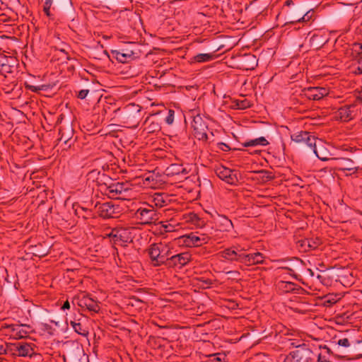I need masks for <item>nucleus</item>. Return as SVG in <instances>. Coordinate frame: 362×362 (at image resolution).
Returning <instances> with one entry per match:
<instances>
[{
  "mask_svg": "<svg viewBox=\"0 0 362 362\" xmlns=\"http://www.w3.org/2000/svg\"><path fill=\"white\" fill-rule=\"evenodd\" d=\"M245 250L244 249L235 250L233 247L226 248L221 252V256L230 262L236 261L243 264Z\"/></svg>",
  "mask_w": 362,
  "mask_h": 362,
  "instance_id": "ddd939ff",
  "label": "nucleus"
},
{
  "mask_svg": "<svg viewBox=\"0 0 362 362\" xmlns=\"http://www.w3.org/2000/svg\"><path fill=\"white\" fill-rule=\"evenodd\" d=\"M160 255H162V258H164V261L165 262V266L167 267V262H168L170 259V257L171 256V252L170 249L160 243Z\"/></svg>",
  "mask_w": 362,
  "mask_h": 362,
  "instance_id": "79ce46f5",
  "label": "nucleus"
},
{
  "mask_svg": "<svg viewBox=\"0 0 362 362\" xmlns=\"http://www.w3.org/2000/svg\"><path fill=\"white\" fill-rule=\"evenodd\" d=\"M221 224L223 227V230L226 231H230L233 228L232 221L225 216L221 217Z\"/></svg>",
  "mask_w": 362,
  "mask_h": 362,
  "instance_id": "c03bdc74",
  "label": "nucleus"
},
{
  "mask_svg": "<svg viewBox=\"0 0 362 362\" xmlns=\"http://www.w3.org/2000/svg\"><path fill=\"white\" fill-rule=\"evenodd\" d=\"M83 319L84 320L83 316L81 313H78V315L74 314V316L71 318L70 321L78 322H81Z\"/></svg>",
  "mask_w": 362,
  "mask_h": 362,
  "instance_id": "13d9d810",
  "label": "nucleus"
},
{
  "mask_svg": "<svg viewBox=\"0 0 362 362\" xmlns=\"http://www.w3.org/2000/svg\"><path fill=\"white\" fill-rule=\"evenodd\" d=\"M278 288L283 293H297L300 287L291 281H280L277 284Z\"/></svg>",
  "mask_w": 362,
  "mask_h": 362,
  "instance_id": "7c9ffc66",
  "label": "nucleus"
},
{
  "mask_svg": "<svg viewBox=\"0 0 362 362\" xmlns=\"http://www.w3.org/2000/svg\"><path fill=\"white\" fill-rule=\"evenodd\" d=\"M88 93H89V90H88V89L81 90L78 92L77 97H78V98L83 100V99L86 98V97L87 96Z\"/></svg>",
  "mask_w": 362,
  "mask_h": 362,
  "instance_id": "6e6d98bb",
  "label": "nucleus"
},
{
  "mask_svg": "<svg viewBox=\"0 0 362 362\" xmlns=\"http://www.w3.org/2000/svg\"><path fill=\"white\" fill-rule=\"evenodd\" d=\"M78 305L81 308H86L89 311L95 313H98L100 309L98 302L88 295H83L81 298H78Z\"/></svg>",
  "mask_w": 362,
  "mask_h": 362,
  "instance_id": "6ab92c4d",
  "label": "nucleus"
},
{
  "mask_svg": "<svg viewBox=\"0 0 362 362\" xmlns=\"http://www.w3.org/2000/svg\"><path fill=\"white\" fill-rule=\"evenodd\" d=\"M232 107L238 110H245L251 107V103L247 99L237 100L234 99L232 100Z\"/></svg>",
  "mask_w": 362,
  "mask_h": 362,
  "instance_id": "e433bc0d",
  "label": "nucleus"
},
{
  "mask_svg": "<svg viewBox=\"0 0 362 362\" xmlns=\"http://www.w3.org/2000/svg\"><path fill=\"white\" fill-rule=\"evenodd\" d=\"M160 243H153L151 245L150 247L148 249V254L151 262L153 259H156V257H157L160 254Z\"/></svg>",
  "mask_w": 362,
  "mask_h": 362,
  "instance_id": "58836bf2",
  "label": "nucleus"
},
{
  "mask_svg": "<svg viewBox=\"0 0 362 362\" xmlns=\"http://www.w3.org/2000/svg\"><path fill=\"white\" fill-rule=\"evenodd\" d=\"M212 356L214 357L213 361H216L218 362H221L222 361H223L225 359V356H223L220 354H214Z\"/></svg>",
  "mask_w": 362,
  "mask_h": 362,
  "instance_id": "052dcab7",
  "label": "nucleus"
},
{
  "mask_svg": "<svg viewBox=\"0 0 362 362\" xmlns=\"http://www.w3.org/2000/svg\"><path fill=\"white\" fill-rule=\"evenodd\" d=\"M119 205H115L112 202H105L98 207V214L103 218H114L119 214Z\"/></svg>",
  "mask_w": 362,
  "mask_h": 362,
  "instance_id": "dca6fc26",
  "label": "nucleus"
},
{
  "mask_svg": "<svg viewBox=\"0 0 362 362\" xmlns=\"http://www.w3.org/2000/svg\"><path fill=\"white\" fill-rule=\"evenodd\" d=\"M69 324L77 334L83 337H87L88 335V330L82 322H76L74 321H69Z\"/></svg>",
  "mask_w": 362,
  "mask_h": 362,
  "instance_id": "2f4dec72",
  "label": "nucleus"
},
{
  "mask_svg": "<svg viewBox=\"0 0 362 362\" xmlns=\"http://www.w3.org/2000/svg\"><path fill=\"white\" fill-rule=\"evenodd\" d=\"M354 158L357 160V162L359 164L362 165V155H361V154L360 155H356L354 156Z\"/></svg>",
  "mask_w": 362,
  "mask_h": 362,
  "instance_id": "69168bd1",
  "label": "nucleus"
},
{
  "mask_svg": "<svg viewBox=\"0 0 362 362\" xmlns=\"http://www.w3.org/2000/svg\"><path fill=\"white\" fill-rule=\"evenodd\" d=\"M188 171L182 164L173 163L170 165L164 172V174L168 177H173L176 175H186Z\"/></svg>",
  "mask_w": 362,
  "mask_h": 362,
  "instance_id": "b1692460",
  "label": "nucleus"
},
{
  "mask_svg": "<svg viewBox=\"0 0 362 362\" xmlns=\"http://www.w3.org/2000/svg\"><path fill=\"white\" fill-rule=\"evenodd\" d=\"M24 84L19 81L18 76H11L10 79H5V83L2 89L6 94H13L15 97H19L22 93Z\"/></svg>",
  "mask_w": 362,
  "mask_h": 362,
  "instance_id": "0eeeda50",
  "label": "nucleus"
},
{
  "mask_svg": "<svg viewBox=\"0 0 362 362\" xmlns=\"http://www.w3.org/2000/svg\"><path fill=\"white\" fill-rule=\"evenodd\" d=\"M259 173L262 174V178L265 179L267 181L272 180L274 178L272 173L268 170H261Z\"/></svg>",
  "mask_w": 362,
  "mask_h": 362,
  "instance_id": "603ef678",
  "label": "nucleus"
},
{
  "mask_svg": "<svg viewBox=\"0 0 362 362\" xmlns=\"http://www.w3.org/2000/svg\"><path fill=\"white\" fill-rule=\"evenodd\" d=\"M218 145L219 146V148L223 151H228L230 150V148L229 147V146L225 143L221 142V143H218Z\"/></svg>",
  "mask_w": 362,
  "mask_h": 362,
  "instance_id": "bf43d9fd",
  "label": "nucleus"
},
{
  "mask_svg": "<svg viewBox=\"0 0 362 362\" xmlns=\"http://www.w3.org/2000/svg\"><path fill=\"white\" fill-rule=\"evenodd\" d=\"M134 216L141 224H151L158 219V214L148 203H144L134 213Z\"/></svg>",
  "mask_w": 362,
  "mask_h": 362,
  "instance_id": "f03ea898",
  "label": "nucleus"
},
{
  "mask_svg": "<svg viewBox=\"0 0 362 362\" xmlns=\"http://www.w3.org/2000/svg\"><path fill=\"white\" fill-rule=\"evenodd\" d=\"M328 94L325 88L313 86L305 88L302 90L301 95H304L309 100H319Z\"/></svg>",
  "mask_w": 362,
  "mask_h": 362,
  "instance_id": "f8f14e48",
  "label": "nucleus"
},
{
  "mask_svg": "<svg viewBox=\"0 0 362 362\" xmlns=\"http://www.w3.org/2000/svg\"><path fill=\"white\" fill-rule=\"evenodd\" d=\"M70 308V303L69 300H66L62 306V310H64Z\"/></svg>",
  "mask_w": 362,
  "mask_h": 362,
  "instance_id": "e2e57ef3",
  "label": "nucleus"
},
{
  "mask_svg": "<svg viewBox=\"0 0 362 362\" xmlns=\"http://www.w3.org/2000/svg\"><path fill=\"white\" fill-rule=\"evenodd\" d=\"M328 40H329L325 34L318 32L312 35L310 39V45L314 49H320L328 42Z\"/></svg>",
  "mask_w": 362,
  "mask_h": 362,
  "instance_id": "412c9836",
  "label": "nucleus"
},
{
  "mask_svg": "<svg viewBox=\"0 0 362 362\" xmlns=\"http://www.w3.org/2000/svg\"><path fill=\"white\" fill-rule=\"evenodd\" d=\"M313 351L314 355L316 356L314 362H332L325 355H322L321 353H320L318 351V349L315 348Z\"/></svg>",
  "mask_w": 362,
  "mask_h": 362,
  "instance_id": "a18cd8bd",
  "label": "nucleus"
},
{
  "mask_svg": "<svg viewBox=\"0 0 362 362\" xmlns=\"http://www.w3.org/2000/svg\"><path fill=\"white\" fill-rule=\"evenodd\" d=\"M28 250L29 253L38 257H45L49 252V246L45 243H38L35 245H31L29 247Z\"/></svg>",
  "mask_w": 362,
  "mask_h": 362,
  "instance_id": "393cba45",
  "label": "nucleus"
},
{
  "mask_svg": "<svg viewBox=\"0 0 362 362\" xmlns=\"http://www.w3.org/2000/svg\"><path fill=\"white\" fill-rule=\"evenodd\" d=\"M358 57L359 58H356V62L358 63L357 71L358 74H362V55L361 57Z\"/></svg>",
  "mask_w": 362,
  "mask_h": 362,
  "instance_id": "4d7b16f0",
  "label": "nucleus"
},
{
  "mask_svg": "<svg viewBox=\"0 0 362 362\" xmlns=\"http://www.w3.org/2000/svg\"><path fill=\"white\" fill-rule=\"evenodd\" d=\"M361 114V110H358L356 105H345L340 107L337 111L338 118L341 122H349L354 119Z\"/></svg>",
  "mask_w": 362,
  "mask_h": 362,
  "instance_id": "9d476101",
  "label": "nucleus"
},
{
  "mask_svg": "<svg viewBox=\"0 0 362 362\" xmlns=\"http://www.w3.org/2000/svg\"><path fill=\"white\" fill-rule=\"evenodd\" d=\"M192 259V255L189 252H182L170 257L167 267L181 269L187 265Z\"/></svg>",
  "mask_w": 362,
  "mask_h": 362,
  "instance_id": "9b49d317",
  "label": "nucleus"
},
{
  "mask_svg": "<svg viewBox=\"0 0 362 362\" xmlns=\"http://www.w3.org/2000/svg\"><path fill=\"white\" fill-rule=\"evenodd\" d=\"M264 262V256L262 253L257 252L255 253H245L243 264L247 266L262 264Z\"/></svg>",
  "mask_w": 362,
  "mask_h": 362,
  "instance_id": "bb28decb",
  "label": "nucleus"
},
{
  "mask_svg": "<svg viewBox=\"0 0 362 362\" xmlns=\"http://www.w3.org/2000/svg\"><path fill=\"white\" fill-rule=\"evenodd\" d=\"M228 274L232 275L233 277H234L235 275H237V276H238L240 274L239 272H235V271H230L228 272Z\"/></svg>",
  "mask_w": 362,
  "mask_h": 362,
  "instance_id": "338daca9",
  "label": "nucleus"
},
{
  "mask_svg": "<svg viewBox=\"0 0 362 362\" xmlns=\"http://www.w3.org/2000/svg\"><path fill=\"white\" fill-rule=\"evenodd\" d=\"M73 209L74 210L75 214L78 218H82L86 220L94 217L93 212L91 209L83 207L78 204H74Z\"/></svg>",
  "mask_w": 362,
  "mask_h": 362,
  "instance_id": "c85d7f7f",
  "label": "nucleus"
},
{
  "mask_svg": "<svg viewBox=\"0 0 362 362\" xmlns=\"http://www.w3.org/2000/svg\"><path fill=\"white\" fill-rule=\"evenodd\" d=\"M351 54L353 58L356 61V58H359L358 56L362 55V45L361 43H354L351 47Z\"/></svg>",
  "mask_w": 362,
  "mask_h": 362,
  "instance_id": "a19ab883",
  "label": "nucleus"
},
{
  "mask_svg": "<svg viewBox=\"0 0 362 362\" xmlns=\"http://www.w3.org/2000/svg\"><path fill=\"white\" fill-rule=\"evenodd\" d=\"M237 170H231L223 165L215 168L216 175L222 180L231 185H237L239 180L237 176Z\"/></svg>",
  "mask_w": 362,
  "mask_h": 362,
  "instance_id": "423d86ee",
  "label": "nucleus"
},
{
  "mask_svg": "<svg viewBox=\"0 0 362 362\" xmlns=\"http://www.w3.org/2000/svg\"><path fill=\"white\" fill-rule=\"evenodd\" d=\"M238 66L243 70H253L258 64V60L255 55L252 54H245L240 56L238 59Z\"/></svg>",
  "mask_w": 362,
  "mask_h": 362,
  "instance_id": "2eb2a0df",
  "label": "nucleus"
},
{
  "mask_svg": "<svg viewBox=\"0 0 362 362\" xmlns=\"http://www.w3.org/2000/svg\"><path fill=\"white\" fill-rule=\"evenodd\" d=\"M192 117L193 120L192 122V127L194 131V136L199 140L207 141V132L209 128L206 122L204 120L199 114L193 115Z\"/></svg>",
  "mask_w": 362,
  "mask_h": 362,
  "instance_id": "20e7f679",
  "label": "nucleus"
},
{
  "mask_svg": "<svg viewBox=\"0 0 362 362\" xmlns=\"http://www.w3.org/2000/svg\"><path fill=\"white\" fill-rule=\"evenodd\" d=\"M146 127L145 129L148 133H154L159 132L161 129L160 124L157 121H153L151 118H147L145 121Z\"/></svg>",
  "mask_w": 362,
  "mask_h": 362,
  "instance_id": "f704fd0d",
  "label": "nucleus"
},
{
  "mask_svg": "<svg viewBox=\"0 0 362 362\" xmlns=\"http://www.w3.org/2000/svg\"><path fill=\"white\" fill-rule=\"evenodd\" d=\"M336 296H327V299L325 300V305L330 306L337 303V300L335 298Z\"/></svg>",
  "mask_w": 362,
  "mask_h": 362,
  "instance_id": "864d4df0",
  "label": "nucleus"
},
{
  "mask_svg": "<svg viewBox=\"0 0 362 362\" xmlns=\"http://www.w3.org/2000/svg\"><path fill=\"white\" fill-rule=\"evenodd\" d=\"M129 190L127 184L113 181L105 195L110 199H122V196Z\"/></svg>",
  "mask_w": 362,
  "mask_h": 362,
  "instance_id": "4468645a",
  "label": "nucleus"
},
{
  "mask_svg": "<svg viewBox=\"0 0 362 362\" xmlns=\"http://www.w3.org/2000/svg\"><path fill=\"white\" fill-rule=\"evenodd\" d=\"M132 107H135V105H132ZM136 108L137 109L136 110V115H132L130 114V112L128 111V107L125 108V113H124V116L126 117V118L127 119H138L139 117V115H140V109L139 108V106H136Z\"/></svg>",
  "mask_w": 362,
  "mask_h": 362,
  "instance_id": "49530a36",
  "label": "nucleus"
},
{
  "mask_svg": "<svg viewBox=\"0 0 362 362\" xmlns=\"http://www.w3.org/2000/svg\"><path fill=\"white\" fill-rule=\"evenodd\" d=\"M52 5H50L49 0L45 1L43 6V11L47 16H50V8Z\"/></svg>",
  "mask_w": 362,
  "mask_h": 362,
  "instance_id": "5fc2aeb1",
  "label": "nucleus"
},
{
  "mask_svg": "<svg viewBox=\"0 0 362 362\" xmlns=\"http://www.w3.org/2000/svg\"><path fill=\"white\" fill-rule=\"evenodd\" d=\"M101 173L102 172L98 169L92 170L87 174V181L89 182L95 183V185H97Z\"/></svg>",
  "mask_w": 362,
  "mask_h": 362,
  "instance_id": "ea45409f",
  "label": "nucleus"
},
{
  "mask_svg": "<svg viewBox=\"0 0 362 362\" xmlns=\"http://www.w3.org/2000/svg\"><path fill=\"white\" fill-rule=\"evenodd\" d=\"M282 327H282V325H281L276 327V329H275V334H274V337H275V338H276V337H278V333H277L278 329H279V333L282 332V330H281V328H282Z\"/></svg>",
  "mask_w": 362,
  "mask_h": 362,
  "instance_id": "0e129e2a",
  "label": "nucleus"
},
{
  "mask_svg": "<svg viewBox=\"0 0 362 362\" xmlns=\"http://www.w3.org/2000/svg\"><path fill=\"white\" fill-rule=\"evenodd\" d=\"M214 53L197 54L192 58V62L197 63L210 62L216 58Z\"/></svg>",
  "mask_w": 362,
  "mask_h": 362,
  "instance_id": "72a5a7b5",
  "label": "nucleus"
},
{
  "mask_svg": "<svg viewBox=\"0 0 362 362\" xmlns=\"http://www.w3.org/2000/svg\"><path fill=\"white\" fill-rule=\"evenodd\" d=\"M183 244L187 247H200L208 243L209 238L205 234L197 235V233H191L188 235H182L180 238Z\"/></svg>",
  "mask_w": 362,
  "mask_h": 362,
  "instance_id": "6e6552de",
  "label": "nucleus"
},
{
  "mask_svg": "<svg viewBox=\"0 0 362 362\" xmlns=\"http://www.w3.org/2000/svg\"><path fill=\"white\" fill-rule=\"evenodd\" d=\"M293 4V0H286L284 3V5L288 6Z\"/></svg>",
  "mask_w": 362,
  "mask_h": 362,
  "instance_id": "774afa93",
  "label": "nucleus"
},
{
  "mask_svg": "<svg viewBox=\"0 0 362 362\" xmlns=\"http://www.w3.org/2000/svg\"><path fill=\"white\" fill-rule=\"evenodd\" d=\"M194 223L199 226H203L204 224V221H202L196 214H194Z\"/></svg>",
  "mask_w": 362,
  "mask_h": 362,
  "instance_id": "680f3d73",
  "label": "nucleus"
},
{
  "mask_svg": "<svg viewBox=\"0 0 362 362\" xmlns=\"http://www.w3.org/2000/svg\"><path fill=\"white\" fill-rule=\"evenodd\" d=\"M149 204L152 207L154 206L162 208L168 205L170 202L171 199L170 196L167 193H155L149 199Z\"/></svg>",
  "mask_w": 362,
  "mask_h": 362,
  "instance_id": "f3484780",
  "label": "nucleus"
},
{
  "mask_svg": "<svg viewBox=\"0 0 362 362\" xmlns=\"http://www.w3.org/2000/svg\"><path fill=\"white\" fill-rule=\"evenodd\" d=\"M310 149L320 160L327 161L330 159L331 153L323 144H321L317 147L316 142H315V146H311Z\"/></svg>",
  "mask_w": 362,
  "mask_h": 362,
  "instance_id": "cd10ccee",
  "label": "nucleus"
},
{
  "mask_svg": "<svg viewBox=\"0 0 362 362\" xmlns=\"http://www.w3.org/2000/svg\"><path fill=\"white\" fill-rule=\"evenodd\" d=\"M315 11L313 9L307 11L304 14L298 18L296 21H291V23H309L315 20Z\"/></svg>",
  "mask_w": 362,
  "mask_h": 362,
  "instance_id": "c9c22d12",
  "label": "nucleus"
},
{
  "mask_svg": "<svg viewBox=\"0 0 362 362\" xmlns=\"http://www.w3.org/2000/svg\"><path fill=\"white\" fill-rule=\"evenodd\" d=\"M40 329L47 334L50 336H53L55 334L56 329L53 327L51 325L48 323H41L40 324Z\"/></svg>",
  "mask_w": 362,
  "mask_h": 362,
  "instance_id": "37998d69",
  "label": "nucleus"
},
{
  "mask_svg": "<svg viewBox=\"0 0 362 362\" xmlns=\"http://www.w3.org/2000/svg\"><path fill=\"white\" fill-rule=\"evenodd\" d=\"M111 53L116 59V60L120 63H128L134 59V52L127 48H123L119 50H111Z\"/></svg>",
  "mask_w": 362,
  "mask_h": 362,
  "instance_id": "a211bd4d",
  "label": "nucleus"
},
{
  "mask_svg": "<svg viewBox=\"0 0 362 362\" xmlns=\"http://www.w3.org/2000/svg\"><path fill=\"white\" fill-rule=\"evenodd\" d=\"M113 181L114 180L110 176L104 173H101L96 186L99 187V190L102 193L106 194Z\"/></svg>",
  "mask_w": 362,
  "mask_h": 362,
  "instance_id": "c756f323",
  "label": "nucleus"
},
{
  "mask_svg": "<svg viewBox=\"0 0 362 362\" xmlns=\"http://www.w3.org/2000/svg\"><path fill=\"white\" fill-rule=\"evenodd\" d=\"M16 354L22 357H32L35 354L34 349L30 344L23 342H19L14 344Z\"/></svg>",
  "mask_w": 362,
  "mask_h": 362,
  "instance_id": "4be33fe9",
  "label": "nucleus"
},
{
  "mask_svg": "<svg viewBox=\"0 0 362 362\" xmlns=\"http://www.w3.org/2000/svg\"><path fill=\"white\" fill-rule=\"evenodd\" d=\"M18 61L11 56L2 55L0 56V74L4 75L5 78H8L7 74L18 76L19 74L18 71Z\"/></svg>",
  "mask_w": 362,
  "mask_h": 362,
  "instance_id": "7ed1b4c3",
  "label": "nucleus"
},
{
  "mask_svg": "<svg viewBox=\"0 0 362 362\" xmlns=\"http://www.w3.org/2000/svg\"><path fill=\"white\" fill-rule=\"evenodd\" d=\"M23 325H7L4 324L1 326L2 329H9L11 332V335L16 339H22L27 337L28 332L24 330L21 327Z\"/></svg>",
  "mask_w": 362,
  "mask_h": 362,
  "instance_id": "a878e982",
  "label": "nucleus"
},
{
  "mask_svg": "<svg viewBox=\"0 0 362 362\" xmlns=\"http://www.w3.org/2000/svg\"><path fill=\"white\" fill-rule=\"evenodd\" d=\"M314 351L309 345L303 344L296 347L284 358L283 362H314L315 360Z\"/></svg>",
  "mask_w": 362,
  "mask_h": 362,
  "instance_id": "f257e3e1",
  "label": "nucleus"
},
{
  "mask_svg": "<svg viewBox=\"0 0 362 362\" xmlns=\"http://www.w3.org/2000/svg\"><path fill=\"white\" fill-rule=\"evenodd\" d=\"M125 234L126 231L124 230L114 228L107 236L110 238V241L112 242L113 244L123 245L127 242Z\"/></svg>",
  "mask_w": 362,
  "mask_h": 362,
  "instance_id": "5701e85b",
  "label": "nucleus"
},
{
  "mask_svg": "<svg viewBox=\"0 0 362 362\" xmlns=\"http://www.w3.org/2000/svg\"><path fill=\"white\" fill-rule=\"evenodd\" d=\"M343 160L346 162V166L342 168L343 170H357L360 166L357 167H353L351 164L353 163V160L349 158H343Z\"/></svg>",
  "mask_w": 362,
  "mask_h": 362,
  "instance_id": "8fccbe9b",
  "label": "nucleus"
},
{
  "mask_svg": "<svg viewBox=\"0 0 362 362\" xmlns=\"http://www.w3.org/2000/svg\"><path fill=\"white\" fill-rule=\"evenodd\" d=\"M151 264L153 267H160L161 265L165 266V262L164 261V258H162L160 253L157 257H156V259L152 260Z\"/></svg>",
  "mask_w": 362,
  "mask_h": 362,
  "instance_id": "de8ad7c7",
  "label": "nucleus"
},
{
  "mask_svg": "<svg viewBox=\"0 0 362 362\" xmlns=\"http://www.w3.org/2000/svg\"><path fill=\"white\" fill-rule=\"evenodd\" d=\"M59 134L60 135L59 141L63 142L64 149L70 148L76 141V137H74V130L73 127L69 123L59 127Z\"/></svg>",
  "mask_w": 362,
  "mask_h": 362,
  "instance_id": "39448f33",
  "label": "nucleus"
},
{
  "mask_svg": "<svg viewBox=\"0 0 362 362\" xmlns=\"http://www.w3.org/2000/svg\"><path fill=\"white\" fill-rule=\"evenodd\" d=\"M269 144L268 141L264 136H261L255 139H252L245 143L242 144L243 147H250V146H266Z\"/></svg>",
  "mask_w": 362,
  "mask_h": 362,
  "instance_id": "473e14b6",
  "label": "nucleus"
},
{
  "mask_svg": "<svg viewBox=\"0 0 362 362\" xmlns=\"http://www.w3.org/2000/svg\"><path fill=\"white\" fill-rule=\"evenodd\" d=\"M352 342H353V341H351L349 338L344 337V338H342V339H339L337 341V344L340 346L348 348V347H349L351 346Z\"/></svg>",
  "mask_w": 362,
  "mask_h": 362,
  "instance_id": "09e8293b",
  "label": "nucleus"
},
{
  "mask_svg": "<svg viewBox=\"0 0 362 362\" xmlns=\"http://www.w3.org/2000/svg\"><path fill=\"white\" fill-rule=\"evenodd\" d=\"M321 244V241L318 238H305L298 242V246L303 252H308L316 249Z\"/></svg>",
  "mask_w": 362,
  "mask_h": 362,
  "instance_id": "aec40b11",
  "label": "nucleus"
},
{
  "mask_svg": "<svg viewBox=\"0 0 362 362\" xmlns=\"http://www.w3.org/2000/svg\"><path fill=\"white\" fill-rule=\"evenodd\" d=\"M23 84L27 90H29L33 93H38L40 90H47L48 89L51 88V86L49 84H42L38 86L30 85L27 82H24Z\"/></svg>",
  "mask_w": 362,
  "mask_h": 362,
  "instance_id": "4c0bfd02",
  "label": "nucleus"
},
{
  "mask_svg": "<svg viewBox=\"0 0 362 362\" xmlns=\"http://www.w3.org/2000/svg\"><path fill=\"white\" fill-rule=\"evenodd\" d=\"M293 141L302 146H307L310 148L315 146L317 139L312 135L310 132L306 131H300L291 135Z\"/></svg>",
  "mask_w": 362,
  "mask_h": 362,
  "instance_id": "1a4fd4ad",
  "label": "nucleus"
},
{
  "mask_svg": "<svg viewBox=\"0 0 362 362\" xmlns=\"http://www.w3.org/2000/svg\"><path fill=\"white\" fill-rule=\"evenodd\" d=\"M175 111L173 110H168V115L166 116L165 121L168 124H172L174 122Z\"/></svg>",
  "mask_w": 362,
  "mask_h": 362,
  "instance_id": "3c124183",
  "label": "nucleus"
}]
</instances>
